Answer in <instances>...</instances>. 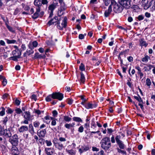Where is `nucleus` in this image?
I'll list each match as a JSON object with an SVG mask.
<instances>
[{"label":"nucleus","instance_id":"1","mask_svg":"<svg viewBox=\"0 0 155 155\" xmlns=\"http://www.w3.org/2000/svg\"><path fill=\"white\" fill-rule=\"evenodd\" d=\"M100 144L103 149L106 150H108L111 145L110 138L108 137H104L101 140Z\"/></svg>","mask_w":155,"mask_h":155},{"label":"nucleus","instance_id":"2","mask_svg":"<svg viewBox=\"0 0 155 155\" xmlns=\"http://www.w3.org/2000/svg\"><path fill=\"white\" fill-rule=\"evenodd\" d=\"M111 6H113L114 11L116 13H119L122 12L123 10V7L120 4V3L116 2L114 0L111 1Z\"/></svg>","mask_w":155,"mask_h":155},{"label":"nucleus","instance_id":"3","mask_svg":"<svg viewBox=\"0 0 155 155\" xmlns=\"http://www.w3.org/2000/svg\"><path fill=\"white\" fill-rule=\"evenodd\" d=\"M121 137V136L120 135H117L115 137V140L117 144L119 146L120 149H124L125 148V146L122 141L120 140Z\"/></svg>","mask_w":155,"mask_h":155},{"label":"nucleus","instance_id":"4","mask_svg":"<svg viewBox=\"0 0 155 155\" xmlns=\"http://www.w3.org/2000/svg\"><path fill=\"white\" fill-rule=\"evenodd\" d=\"M53 143L55 147L59 150H62L64 147V143L59 141L57 139L54 140Z\"/></svg>","mask_w":155,"mask_h":155},{"label":"nucleus","instance_id":"5","mask_svg":"<svg viewBox=\"0 0 155 155\" xmlns=\"http://www.w3.org/2000/svg\"><path fill=\"white\" fill-rule=\"evenodd\" d=\"M61 18H60L59 19H58V17L57 16H55L53 18L51 19L48 22V24L49 26L59 24H60V21Z\"/></svg>","mask_w":155,"mask_h":155},{"label":"nucleus","instance_id":"6","mask_svg":"<svg viewBox=\"0 0 155 155\" xmlns=\"http://www.w3.org/2000/svg\"><path fill=\"white\" fill-rule=\"evenodd\" d=\"M51 97L53 99H58L61 101L64 97V95L60 92L53 93L51 94Z\"/></svg>","mask_w":155,"mask_h":155},{"label":"nucleus","instance_id":"7","mask_svg":"<svg viewBox=\"0 0 155 155\" xmlns=\"http://www.w3.org/2000/svg\"><path fill=\"white\" fill-rule=\"evenodd\" d=\"M130 1L128 0H119V2L120 4L124 8H128L130 6Z\"/></svg>","mask_w":155,"mask_h":155},{"label":"nucleus","instance_id":"8","mask_svg":"<svg viewBox=\"0 0 155 155\" xmlns=\"http://www.w3.org/2000/svg\"><path fill=\"white\" fill-rule=\"evenodd\" d=\"M9 141L12 144V145L14 146H17L18 143V138L16 134L14 135L12 138L9 139Z\"/></svg>","mask_w":155,"mask_h":155},{"label":"nucleus","instance_id":"9","mask_svg":"<svg viewBox=\"0 0 155 155\" xmlns=\"http://www.w3.org/2000/svg\"><path fill=\"white\" fill-rule=\"evenodd\" d=\"M67 17L66 16L64 17L62 21V22L61 24V26L60 25V24H58L57 25V28L60 30H62L63 28H66L67 26Z\"/></svg>","mask_w":155,"mask_h":155},{"label":"nucleus","instance_id":"10","mask_svg":"<svg viewBox=\"0 0 155 155\" xmlns=\"http://www.w3.org/2000/svg\"><path fill=\"white\" fill-rule=\"evenodd\" d=\"M46 133L45 129L41 130H38L37 131V135L40 137H44Z\"/></svg>","mask_w":155,"mask_h":155},{"label":"nucleus","instance_id":"11","mask_svg":"<svg viewBox=\"0 0 155 155\" xmlns=\"http://www.w3.org/2000/svg\"><path fill=\"white\" fill-rule=\"evenodd\" d=\"M58 2L55 3L53 2L49 5L48 7V10L50 11L53 12L55 9L58 6Z\"/></svg>","mask_w":155,"mask_h":155},{"label":"nucleus","instance_id":"12","mask_svg":"<svg viewBox=\"0 0 155 155\" xmlns=\"http://www.w3.org/2000/svg\"><path fill=\"white\" fill-rule=\"evenodd\" d=\"M66 7L65 6H60V8L58 11V15L59 17L61 16L64 14L63 11L66 9Z\"/></svg>","mask_w":155,"mask_h":155},{"label":"nucleus","instance_id":"13","mask_svg":"<svg viewBox=\"0 0 155 155\" xmlns=\"http://www.w3.org/2000/svg\"><path fill=\"white\" fill-rule=\"evenodd\" d=\"M22 116H23L24 119L31 120V117L30 113L29 111H26L22 113Z\"/></svg>","mask_w":155,"mask_h":155},{"label":"nucleus","instance_id":"14","mask_svg":"<svg viewBox=\"0 0 155 155\" xmlns=\"http://www.w3.org/2000/svg\"><path fill=\"white\" fill-rule=\"evenodd\" d=\"M89 148L88 146H81V148H79L78 150L80 154L85 152L89 150Z\"/></svg>","mask_w":155,"mask_h":155},{"label":"nucleus","instance_id":"15","mask_svg":"<svg viewBox=\"0 0 155 155\" xmlns=\"http://www.w3.org/2000/svg\"><path fill=\"white\" fill-rule=\"evenodd\" d=\"M41 0H35L34 4L35 5L36 7V9L38 8L41 9Z\"/></svg>","mask_w":155,"mask_h":155},{"label":"nucleus","instance_id":"16","mask_svg":"<svg viewBox=\"0 0 155 155\" xmlns=\"http://www.w3.org/2000/svg\"><path fill=\"white\" fill-rule=\"evenodd\" d=\"M112 11V7L110 5L108 9L106 10L104 13V15L105 17H107L111 13Z\"/></svg>","mask_w":155,"mask_h":155},{"label":"nucleus","instance_id":"17","mask_svg":"<svg viewBox=\"0 0 155 155\" xmlns=\"http://www.w3.org/2000/svg\"><path fill=\"white\" fill-rule=\"evenodd\" d=\"M28 127L26 125L22 126L18 128V131L20 133H23L28 131Z\"/></svg>","mask_w":155,"mask_h":155},{"label":"nucleus","instance_id":"18","mask_svg":"<svg viewBox=\"0 0 155 155\" xmlns=\"http://www.w3.org/2000/svg\"><path fill=\"white\" fill-rule=\"evenodd\" d=\"M41 11V9H36V12L32 16V18L34 19L37 18L39 16V13Z\"/></svg>","mask_w":155,"mask_h":155},{"label":"nucleus","instance_id":"19","mask_svg":"<svg viewBox=\"0 0 155 155\" xmlns=\"http://www.w3.org/2000/svg\"><path fill=\"white\" fill-rule=\"evenodd\" d=\"M45 57L46 56L45 55L40 54L38 53L37 52L35 54L33 58L35 59L41 58H45Z\"/></svg>","mask_w":155,"mask_h":155},{"label":"nucleus","instance_id":"20","mask_svg":"<svg viewBox=\"0 0 155 155\" xmlns=\"http://www.w3.org/2000/svg\"><path fill=\"white\" fill-rule=\"evenodd\" d=\"M29 132L32 135H33L34 133H35L34 127L32 124H30L29 125Z\"/></svg>","mask_w":155,"mask_h":155},{"label":"nucleus","instance_id":"21","mask_svg":"<svg viewBox=\"0 0 155 155\" xmlns=\"http://www.w3.org/2000/svg\"><path fill=\"white\" fill-rule=\"evenodd\" d=\"M154 0H152L151 1H150L149 3V4L147 6H146V4H148V1L147 0V2L145 4V5L143 6H144V9H148V8H149L151 5H152V3H154Z\"/></svg>","mask_w":155,"mask_h":155},{"label":"nucleus","instance_id":"22","mask_svg":"<svg viewBox=\"0 0 155 155\" xmlns=\"http://www.w3.org/2000/svg\"><path fill=\"white\" fill-rule=\"evenodd\" d=\"M75 125V123H72L71 124H66L64 125L65 127L68 129H70L71 127H74Z\"/></svg>","mask_w":155,"mask_h":155},{"label":"nucleus","instance_id":"23","mask_svg":"<svg viewBox=\"0 0 155 155\" xmlns=\"http://www.w3.org/2000/svg\"><path fill=\"white\" fill-rule=\"evenodd\" d=\"M5 40H6V42L8 44H17L16 41L15 40H10L8 39H5Z\"/></svg>","mask_w":155,"mask_h":155},{"label":"nucleus","instance_id":"24","mask_svg":"<svg viewBox=\"0 0 155 155\" xmlns=\"http://www.w3.org/2000/svg\"><path fill=\"white\" fill-rule=\"evenodd\" d=\"M80 74H81V78H80L81 82L83 83H84L85 81V78L84 77V74H83V73L82 72L80 73Z\"/></svg>","mask_w":155,"mask_h":155},{"label":"nucleus","instance_id":"25","mask_svg":"<svg viewBox=\"0 0 155 155\" xmlns=\"http://www.w3.org/2000/svg\"><path fill=\"white\" fill-rule=\"evenodd\" d=\"M140 44L141 46H144L146 47L147 46L148 44L143 39H142L140 41Z\"/></svg>","mask_w":155,"mask_h":155},{"label":"nucleus","instance_id":"26","mask_svg":"<svg viewBox=\"0 0 155 155\" xmlns=\"http://www.w3.org/2000/svg\"><path fill=\"white\" fill-rule=\"evenodd\" d=\"M150 59V57L146 55L145 57L142 59V61L143 62H147L148 61V59Z\"/></svg>","mask_w":155,"mask_h":155},{"label":"nucleus","instance_id":"27","mask_svg":"<svg viewBox=\"0 0 155 155\" xmlns=\"http://www.w3.org/2000/svg\"><path fill=\"white\" fill-rule=\"evenodd\" d=\"M85 107L87 109L93 108V104L90 103H88L85 105Z\"/></svg>","mask_w":155,"mask_h":155},{"label":"nucleus","instance_id":"28","mask_svg":"<svg viewBox=\"0 0 155 155\" xmlns=\"http://www.w3.org/2000/svg\"><path fill=\"white\" fill-rule=\"evenodd\" d=\"M72 119L74 121L77 122H82V119L80 117H74Z\"/></svg>","mask_w":155,"mask_h":155},{"label":"nucleus","instance_id":"29","mask_svg":"<svg viewBox=\"0 0 155 155\" xmlns=\"http://www.w3.org/2000/svg\"><path fill=\"white\" fill-rule=\"evenodd\" d=\"M148 67L149 68L145 66L144 67L145 71H150L152 67H154V65L150 64L148 66Z\"/></svg>","mask_w":155,"mask_h":155},{"label":"nucleus","instance_id":"30","mask_svg":"<svg viewBox=\"0 0 155 155\" xmlns=\"http://www.w3.org/2000/svg\"><path fill=\"white\" fill-rule=\"evenodd\" d=\"M66 152L68 153L69 154L71 155H74L75 153V152L74 150L72 149H71L70 150H66Z\"/></svg>","mask_w":155,"mask_h":155},{"label":"nucleus","instance_id":"31","mask_svg":"<svg viewBox=\"0 0 155 155\" xmlns=\"http://www.w3.org/2000/svg\"><path fill=\"white\" fill-rule=\"evenodd\" d=\"M129 51V49H127L123 51H121L120 53V55H123L124 54H127Z\"/></svg>","mask_w":155,"mask_h":155},{"label":"nucleus","instance_id":"32","mask_svg":"<svg viewBox=\"0 0 155 155\" xmlns=\"http://www.w3.org/2000/svg\"><path fill=\"white\" fill-rule=\"evenodd\" d=\"M71 118L69 117L68 116H64V119L66 122H69L71 120Z\"/></svg>","mask_w":155,"mask_h":155},{"label":"nucleus","instance_id":"33","mask_svg":"<svg viewBox=\"0 0 155 155\" xmlns=\"http://www.w3.org/2000/svg\"><path fill=\"white\" fill-rule=\"evenodd\" d=\"M6 26L9 31L12 33H15V31L13 29V28L12 27L9 26L7 24H6Z\"/></svg>","mask_w":155,"mask_h":155},{"label":"nucleus","instance_id":"34","mask_svg":"<svg viewBox=\"0 0 155 155\" xmlns=\"http://www.w3.org/2000/svg\"><path fill=\"white\" fill-rule=\"evenodd\" d=\"M51 148H45V150L46 152V154L48 155H51L50 152L51 150Z\"/></svg>","mask_w":155,"mask_h":155},{"label":"nucleus","instance_id":"35","mask_svg":"<svg viewBox=\"0 0 155 155\" xmlns=\"http://www.w3.org/2000/svg\"><path fill=\"white\" fill-rule=\"evenodd\" d=\"M40 124L39 122L38 121H35L33 123V125L35 127H38Z\"/></svg>","mask_w":155,"mask_h":155},{"label":"nucleus","instance_id":"36","mask_svg":"<svg viewBox=\"0 0 155 155\" xmlns=\"http://www.w3.org/2000/svg\"><path fill=\"white\" fill-rule=\"evenodd\" d=\"M19 58V56L17 57L16 56H15L11 57L9 58V59L12 60L13 61H18V58Z\"/></svg>","mask_w":155,"mask_h":155},{"label":"nucleus","instance_id":"37","mask_svg":"<svg viewBox=\"0 0 155 155\" xmlns=\"http://www.w3.org/2000/svg\"><path fill=\"white\" fill-rule=\"evenodd\" d=\"M30 120L25 119L24 120L22 121L21 122V124H28L29 123V121H30Z\"/></svg>","mask_w":155,"mask_h":155},{"label":"nucleus","instance_id":"38","mask_svg":"<svg viewBox=\"0 0 155 155\" xmlns=\"http://www.w3.org/2000/svg\"><path fill=\"white\" fill-rule=\"evenodd\" d=\"M66 101L68 104L69 105H71L73 101V100L70 98H68L67 99Z\"/></svg>","mask_w":155,"mask_h":155},{"label":"nucleus","instance_id":"39","mask_svg":"<svg viewBox=\"0 0 155 155\" xmlns=\"http://www.w3.org/2000/svg\"><path fill=\"white\" fill-rule=\"evenodd\" d=\"M2 110L0 112V116H2L5 114V109L3 107H2Z\"/></svg>","mask_w":155,"mask_h":155},{"label":"nucleus","instance_id":"40","mask_svg":"<svg viewBox=\"0 0 155 155\" xmlns=\"http://www.w3.org/2000/svg\"><path fill=\"white\" fill-rule=\"evenodd\" d=\"M79 69L81 71H84L85 69V66L82 63H81V65L79 66Z\"/></svg>","mask_w":155,"mask_h":155},{"label":"nucleus","instance_id":"41","mask_svg":"<svg viewBox=\"0 0 155 155\" xmlns=\"http://www.w3.org/2000/svg\"><path fill=\"white\" fill-rule=\"evenodd\" d=\"M151 84L150 80L149 78H147L146 80V85L148 86H150Z\"/></svg>","mask_w":155,"mask_h":155},{"label":"nucleus","instance_id":"42","mask_svg":"<svg viewBox=\"0 0 155 155\" xmlns=\"http://www.w3.org/2000/svg\"><path fill=\"white\" fill-rule=\"evenodd\" d=\"M15 111L17 114H20L21 113H23L22 111L20 108H17L15 109Z\"/></svg>","mask_w":155,"mask_h":155},{"label":"nucleus","instance_id":"43","mask_svg":"<svg viewBox=\"0 0 155 155\" xmlns=\"http://www.w3.org/2000/svg\"><path fill=\"white\" fill-rule=\"evenodd\" d=\"M51 98H52L51 94L49 95H48L47 97H46V98H45L46 101L47 102L50 101L51 100Z\"/></svg>","mask_w":155,"mask_h":155},{"label":"nucleus","instance_id":"44","mask_svg":"<svg viewBox=\"0 0 155 155\" xmlns=\"http://www.w3.org/2000/svg\"><path fill=\"white\" fill-rule=\"evenodd\" d=\"M52 113L53 114V116L54 117H57V116L58 114V113L56 110H54L53 111Z\"/></svg>","mask_w":155,"mask_h":155},{"label":"nucleus","instance_id":"45","mask_svg":"<svg viewBox=\"0 0 155 155\" xmlns=\"http://www.w3.org/2000/svg\"><path fill=\"white\" fill-rule=\"evenodd\" d=\"M34 52V51L32 49H31L30 50H27L26 51V52L28 54V55H30V54H33Z\"/></svg>","mask_w":155,"mask_h":155},{"label":"nucleus","instance_id":"46","mask_svg":"<svg viewBox=\"0 0 155 155\" xmlns=\"http://www.w3.org/2000/svg\"><path fill=\"white\" fill-rule=\"evenodd\" d=\"M59 141H60L63 143H64L65 141H66V139L65 138L62 137H60L59 138V139H58Z\"/></svg>","mask_w":155,"mask_h":155},{"label":"nucleus","instance_id":"47","mask_svg":"<svg viewBox=\"0 0 155 155\" xmlns=\"http://www.w3.org/2000/svg\"><path fill=\"white\" fill-rule=\"evenodd\" d=\"M32 44L34 48L36 47L38 45V43L36 41H33L32 42Z\"/></svg>","mask_w":155,"mask_h":155},{"label":"nucleus","instance_id":"48","mask_svg":"<svg viewBox=\"0 0 155 155\" xmlns=\"http://www.w3.org/2000/svg\"><path fill=\"white\" fill-rule=\"evenodd\" d=\"M2 83L3 86H5L7 84V80L5 78H3Z\"/></svg>","mask_w":155,"mask_h":155},{"label":"nucleus","instance_id":"49","mask_svg":"<svg viewBox=\"0 0 155 155\" xmlns=\"http://www.w3.org/2000/svg\"><path fill=\"white\" fill-rule=\"evenodd\" d=\"M45 142L48 146H50L52 145V144L51 141L46 140Z\"/></svg>","mask_w":155,"mask_h":155},{"label":"nucleus","instance_id":"50","mask_svg":"<svg viewBox=\"0 0 155 155\" xmlns=\"http://www.w3.org/2000/svg\"><path fill=\"white\" fill-rule=\"evenodd\" d=\"M103 1L106 6H108L110 3V0H103Z\"/></svg>","mask_w":155,"mask_h":155},{"label":"nucleus","instance_id":"51","mask_svg":"<svg viewBox=\"0 0 155 155\" xmlns=\"http://www.w3.org/2000/svg\"><path fill=\"white\" fill-rule=\"evenodd\" d=\"M44 119L46 120H49V121H48L47 122H46L47 124L49 123L50 122V121L49 120H50V117L49 116H45V117Z\"/></svg>","mask_w":155,"mask_h":155},{"label":"nucleus","instance_id":"52","mask_svg":"<svg viewBox=\"0 0 155 155\" xmlns=\"http://www.w3.org/2000/svg\"><path fill=\"white\" fill-rule=\"evenodd\" d=\"M84 127L82 126H80L78 129V131L80 133H82L84 131Z\"/></svg>","mask_w":155,"mask_h":155},{"label":"nucleus","instance_id":"53","mask_svg":"<svg viewBox=\"0 0 155 155\" xmlns=\"http://www.w3.org/2000/svg\"><path fill=\"white\" fill-rule=\"evenodd\" d=\"M6 112L8 114H11L13 113V111L11 108L8 107V110H6Z\"/></svg>","mask_w":155,"mask_h":155},{"label":"nucleus","instance_id":"54","mask_svg":"<svg viewBox=\"0 0 155 155\" xmlns=\"http://www.w3.org/2000/svg\"><path fill=\"white\" fill-rule=\"evenodd\" d=\"M41 5H47L48 3V2L47 0H41Z\"/></svg>","mask_w":155,"mask_h":155},{"label":"nucleus","instance_id":"55","mask_svg":"<svg viewBox=\"0 0 155 155\" xmlns=\"http://www.w3.org/2000/svg\"><path fill=\"white\" fill-rule=\"evenodd\" d=\"M144 18V16L142 15H139L138 17H137V19L139 21H140L142 20H143Z\"/></svg>","mask_w":155,"mask_h":155},{"label":"nucleus","instance_id":"56","mask_svg":"<svg viewBox=\"0 0 155 155\" xmlns=\"http://www.w3.org/2000/svg\"><path fill=\"white\" fill-rule=\"evenodd\" d=\"M9 133H6L5 134V136L6 137H10L12 136V134L10 132H9Z\"/></svg>","mask_w":155,"mask_h":155},{"label":"nucleus","instance_id":"57","mask_svg":"<svg viewBox=\"0 0 155 155\" xmlns=\"http://www.w3.org/2000/svg\"><path fill=\"white\" fill-rule=\"evenodd\" d=\"M104 151L103 150H101L100 152L96 153L95 155H103Z\"/></svg>","mask_w":155,"mask_h":155},{"label":"nucleus","instance_id":"58","mask_svg":"<svg viewBox=\"0 0 155 155\" xmlns=\"http://www.w3.org/2000/svg\"><path fill=\"white\" fill-rule=\"evenodd\" d=\"M115 139L114 137V135H112L111 138V141L112 143H114L115 142Z\"/></svg>","mask_w":155,"mask_h":155},{"label":"nucleus","instance_id":"59","mask_svg":"<svg viewBox=\"0 0 155 155\" xmlns=\"http://www.w3.org/2000/svg\"><path fill=\"white\" fill-rule=\"evenodd\" d=\"M28 47L30 49L33 50L34 49V48L31 43H30L28 45Z\"/></svg>","mask_w":155,"mask_h":155},{"label":"nucleus","instance_id":"60","mask_svg":"<svg viewBox=\"0 0 155 155\" xmlns=\"http://www.w3.org/2000/svg\"><path fill=\"white\" fill-rule=\"evenodd\" d=\"M57 119H56L54 120H53L51 122V124L53 126H54L56 125V120H57Z\"/></svg>","mask_w":155,"mask_h":155},{"label":"nucleus","instance_id":"61","mask_svg":"<svg viewBox=\"0 0 155 155\" xmlns=\"http://www.w3.org/2000/svg\"><path fill=\"white\" fill-rule=\"evenodd\" d=\"M118 152L119 153H122L123 154H126V152L125 151H124L123 150H121L120 149H117Z\"/></svg>","mask_w":155,"mask_h":155},{"label":"nucleus","instance_id":"62","mask_svg":"<svg viewBox=\"0 0 155 155\" xmlns=\"http://www.w3.org/2000/svg\"><path fill=\"white\" fill-rule=\"evenodd\" d=\"M59 3L60 4L61 6H65L63 0H58Z\"/></svg>","mask_w":155,"mask_h":155},{"label":"nucleus","instance_id":"63","mask_svg":"<svg viewBox=\"0 0 155 155\" xmlns=\"http://www.w3.org/2000/svg\"><path fill=\"white\" fill-rule=\"evenodd\" d=\"M15 104L17 106L19 105L20 103V101L18 99H16L15 100Z\"/></svg>","mask_w":155,"mask_h":155},{"label":"nucleus","instance_id":"64","mask_svg":"<svg viewBox=\"0 0 155 155\" xmlns=\"http://www.w3.org/2000/svg\"><path fill=\"white\" fill-rule=\"evenodd\" d=\"M133 58L131 56H129L127 58V60L130 62H132L133 61Z\"/></svg>","mask_w":155,"mask_h":155}]
</instances>
